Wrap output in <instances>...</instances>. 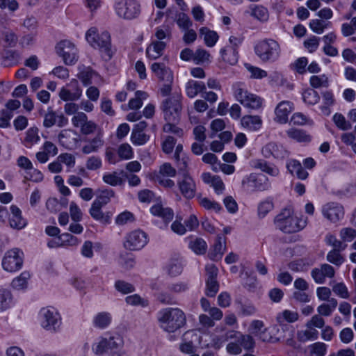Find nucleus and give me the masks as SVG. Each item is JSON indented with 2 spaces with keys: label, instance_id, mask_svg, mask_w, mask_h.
Masks as SVG:
<instances>
[{
  "label": "nucleus",
  "instance_id": "f257e3e1",
  "mask_svg": "<svg viewBox=\"0 0 356 356\" xmlns=\"http://www.w3.org/2000/svg\"><path fill=\"white\" fill-rule=\"evenodd\" d=\"M124 345L122 337L118 334H107L101 338L99 342L92 345V350L98 356L109 353L110 356H124V351L122 350Z\"/></svg>",
  "mask_w": 356,
  "mask_h": 356
},
{
  "label": "nucleus",
  "instance_id": "f03ea898",
  "mask_svg": "<svg viewBox=\"0 0 356 356\" xmlns=\"http://www.w3.org/2000/svg\"><path fill=\"white\" fill-rule=\"evenodd\" d=\"M161 92L163 97H167L161 105L165 120L166 122H179L181 110V93L178 91L170 93L171 90H161Z\"/></svg>",
  "mask_w": 356,
  "mask_h": 356
},
{
  "label": "nucleus",
  "instance_id": "7ed1b4c3",
  "mask_svg": "<svg viewBox=\"0 0 356 356\" xmlns=\"http://www.w3.org/2000/svg\"><path fill=\"white\" fill-rule=\"evenodd\" d=\"M159 321L161 328L168 332H174L186 323L185 314L179 308H165L159 312Z\"/></svg>",
  "mask_w": 356,
  "mask_h": 356
},
{
  "label": "nucleus",
  "instance_id": "20e7f679",
  "mask_svg": "<svg viewBox=\"0 0 356 356\" xmlns=\"http://www.w3.org/2000/svg\"><path fill=\"white\" fill-rule=\"evenodd\" d=\"M88 42L94 48L97 49L105 60H110L113 56L111 36L108 32L103 31L97 33L95 27L90 28L86 33Z\"/></svg>",
  "mask_w": 356,
  "mask_h": 356
},
{
  "label": "nucleus",
  "instance_id": "39448f33",
  "mask_svg": "<svg viewBox=\"0 0 356 356\" xmlns=\"http://www.w3.org/2000/svg\"><path fill=\"white\" fill-rule=\"evenodd\" d=\"M255 54L264 63H273L280 57L281 48L273 39H264L259 41L254 47Z\"/></svg>",
  "mask_w": 356,
  "mask_h": 356
},
{
  "label": "nucleus",
  "instance_id": "423d86ee",
  "mask_svg": "<svg viewBox=\"0 0 356 356\" xmlns=\"http://www.w3.org/2000/svg\"><path fill=\"white\" fill-rule=\"evenodd\" d=\"M275 224L277 229L284 233L291 234L299 232L305 226L298 218L293 216L290 209H284L275 218Z\"/></svg>",
  "mask_w": 356,
  "mask_h": 356
},
{
  "label": "nucleus",
  "instance_id": "0eeeda50",
  "mask_svg": "<svg viewBox=\"0 0 356 356\" xmlns=\"http://www.w3.org/2000/svg\"><path fill=\"white\" fill-rule=\"evenodd\" d=\"M41 326L51 332H57L61 325L60 314L54 308H42L39 313Z\"/></svg>",
  "mask_w": 356,
  "mask_h": 356
},
{
  "label": "nucleus",
  "instance_id": "6e6552de",
  "mask_svg": "<svg viewBox=\"0 0 356 356\" xmlns=\"http://www.w3.org/2000/svg\"><path fill=\"white\" fill-rule=\"evenodd\" d=\"M24 254L19 248H13L8 250L2 259V267L7 272H16L23 266Z\"/></svg>",
  "mask_w": 356,
  "mask_h": 356
},
{
  "label": "nucleus",
  "instance_id": "1a4fd4ad",
  "mask_svg": "<svg viewBox=\"0 0 356 356\" xmlns=\"http://www.w3.org/2000/svg\"><path fill=\"white\" fill-rule=\"evenodd\" d=\"M56 51L67 65H74L78 61V50L69 40H63L58 43L56 46Z\"/></svg>",
  "mask_w": 356,
  "mask_h": 356
},
{
  "label": "nucleus",
  "instance_id": "9d476101",
  "mask_svg": "<svg viewBox=\"0 0 356 356\" xmlns=\"http://www.w3.org/2000/svg\"><path fill=\"white\" fill-rule=\"evenodd\" d=\"M117 15L125 19H133L138 17L140 13V6L134 0L126 3L120 1L115 3Z\"/></svg>",
  "mask_w": 356,
  "mask_h": 356
},
{
  "label": "nucleus",
  "instance_id": "9b49d317",
  "mask_svg": "<svg viewBox=\"0 0 356 356\" xmlns=\"http://www.w3.org/2000/svg\"><path fill=\"white\" fill-rule=\"evenodd\" d=\"M229 45L220 49L222 59L230 65H235L238 60V47L242 42L241 38L231 36L229 39Z\"/></svg>",
  "mask_w": 356,
  "mask_h": 356
},
{
  "label": "nucleus",
  "instance_id": "f8f14e48",
  "mask_svg": "<svg viewBox=\"0 0 356 356\" xmlns=\"http://www.w3.org/2000/svg\"><path fill=\"white\" fill-rule=\"evenodd\" d=\"M147 243V235L141 230H134L126 237L124 246L126 249L136 251L141 250Z\"/></svg>",
  "mask_w": 356,
  "mask_h": 356
},
{
  "label": "nucleus",
  "instance_id": "ddd939ff",
  "mask_svg": "<svg viewBox=\"0 0 356 356\" xmlns=\"http://www.w3.org/2000/svg\"><path fill=\"white\" fill-rule=\"evenodd\" d=\"M266 181H267V178L264 175L258 177L254 174H250L243 178L242 186L248 191H263L268 188V184Z\"/></svg>",
  "mask_w": 356,
  "mask_h": 356
},
{
  "label": "nucleus",
  "instance_id": "4468645a",
  "mask_svg": "<svg viewBox=\"0 0 356 356\" xmlns=\"http://www.w3.org/2000/svg\"><path fill=\"white\" fill-rule=\"evenodd\" d=\"M151 69L163 83L161 89H171L173 81V75L171 70L163 63H154Z\"/></svg>",
  "mask_w": 356,
  "mask_h": 356
},
{
  "label": "nucleus",
  "instance_id": "2eb2a0df",
  "mask_svg": "<svg viewBox=\"0 0 356 356\" xmlns=\"http://www.w3.org/2000/svg\"><path fill=\"white\" fill-rule=\"evenodd\" d=\"M323 216L332 222H337L344 216V209L341 204L337 202H328L323 206Z\"/></svg>",
  "mask_w": 356,
  "mask_h": 356
},
{
  "label": "nucleus",
  "instance_id": "dca6fc26",
  "mask_svg": "<svg viewBox=\"0 0 356 356\" xmlns=\"http://www.w3.org/2000/svg\"><path fill=\"white\" fill-rule=\"evenodd\" d=\"M177 186L180 193L186 199L190 200L195 197L196 184L190 174H185L184 177L179 179L177 181Z\"/></svg>",
  "mask_w": 356,
  "mask_h": 356
},
{
  "label": "nucleus",
  "instance_id": "f3484780",
  "mask_svg": "<svg viewBox=\"0 0 356 356\" xmlns=\"http://www.w3.org/2000/svg\"><path fill=\"white\" fill-rule=\"evenodd\" d=\"M236 99L245 107L257 109L261 106L262 99L259 96L249 92L248 90H240Z\"/></svg>",
  "mask_w": 356,
  "mask_h": 356
},
{
  "label": "nucleus",
  "instance_id": "a211bd4d",
  "mask_svg": "<svg viewBox=\"0 0 356 356\" xmlns=\"http://www.w3.org/2000/svg\"><path fill=\"white\" fill-rule=\"evenodd\" d=\"M262 154L265 158L274 157L277 159H284L289 156V152L280 145L275 143H268L261 150Z\"/></svg>",
  "mask_w": 356,
  "mask_h": 356
},
{
  "label": "nucleus",
  "instance_id": "6ab92c4d",
  "mask_svg": "<svg viewBox=\"0 0 356 356\" xmlns=\"http://www.w3.org/2000/svg\"><path fill=\"white\" fill-rule=\"evenodd\" d=\"M68 119L63 113H57L49 107L48 111L44 115L43 125L46 128H50L55 124L59 127L65 126Z\"/></svg>",
  "mask_w": 356,
  "mask_h": 356
},
{
  "label": "nucleus",
  "instance_id": "aec40b11",
  "mask_svg": "<svg viewBox=\"0 0 356 356\" xmlns=\"http://www.w3.org/2000/svg\"><path fill=\"white\" fill-rule=\"evenodd\" d=\"M79 72L78 78L81 80L83 87H88V89H98L97 86H90L96 80L99 79L97 74L93 72L90 67L85 66L79 67Z\"/></svg>",
  "mask_w": 356,
  "mask_h": 356
},
{
  "label": "nucleus",
  "instance_id": "412c9836",
  "mask_svg": "<svg viewBox=\"0 0 356 356\" xmlns=\"http://www.w3.org/2000/svg\"><path fill=\"white\" fill-rule=\"evenodd\" d=\"M293 109V104L288 101H282L277 106L275 113V120L280 124H285L289 119V115Z\"/></svg>",
  "mask_w": 356,
  "mask_h": 356
},
{
  "label": "nucleus",
  "instance_id": "4be33fe9",
  "mask_svg": "<svg viewBox=\"0 0 356 356\" xmlns=\"http://www.w3.org/2000/svg\"><path fill=\"white\" fill-rule=\"evenodd\" d=\"M11 216L9 218V223L12 228L22 229L26 225V220L22 216V211L16 205H11Z\"/></svg>",
  "mask_w": 356,
  "mask_h": 356
},
{
  "label": "nucleus",
  "instance_id": "5701e85b",
  "mask_svg": "<svg viewBox=\"0 0 356 356\" xmlns=\"http://www.w3.org/2000/svg\"><path fill=\"white\" fill-rule=\"evenodd\" d=\"M102 208V207H100L98 204L92 203L89 213L95 220L104 224H108L111 221L112 213L111 212L103 213Z\"/></svg>",
  "mask_w": 356,
  "mask_h": 356
},
{
  "label": "nucleus",
  "instance_id": "b1692460",
  "mask_svg": "<svg viewBox=\"0 0 356 356\" xmlns=\"http://www.w3.org/2000/svg\"><path fill=\"white\" fill-rule=\"evenodd\" d=\"M286 132L289 138L298 143H309L312 140V136L303 129L291 128Z\"/></svg>",
  "mask_w": 356,
  "mask_h": 356
},
{
  "label": "nucleus",
  "instance_id": "393cba45",
  "mask_svg": "<svg viewBox=\"0 0 356 356\" xmlns=\"http://www.w3.org/2000/svg\"><path fill=\"white\" fill-rule=\"evenodd\" d=\"M150 212L155 216L162 218L165 222H169L172 220L174 213L170 208H163L160 204L153 205L150 208Z\"/></svg>",
  "mask_w": 356,
  "mask_h": 356
},
{
  "label": "nucleus",
  "instance_id": "a878e982",
  "mask_svg": "<svg viewBox=\"0 0 356 356\" xmlns=\"http://www.w3.org/2000/svg\"><path fill=\"white\" fill-rule=\"evenodd\" d=\"M243 127L250 131L259 130L262 124V120L259 115H245L241 120Z\"/></svg>",
  "mask_w": 356,
  "mask_h": 356
},
{
  "label": "nucleus",
  "instance_id": "bb28decb",
  "mask_svg": "<svg viewBox=\"0 0 356 356\" xmlns=\"http://www.w3.org/2000/svg\"><path fill=\"white\" fill-rule=\"evenodd\" d=\"M165 46V42L163 41L153 42L146 49L147 57L152 59L159 58L163 54Z\"/></svg>",
  "mask_w": 356,
  "mask_h": 356
},
{
  "label": "nucleus",
  "instance_id": "cd10ccee",
  "mask_svg": "<svg viewBox=\"0 0 356 356\" xmlns=\"http://www.w3.org/2000/svg\"><path fill=\"white\" fill-rule=\"evenodd\" d=\"M225 238L221 235H218L216 241L213 245V248L209 252V258L213 261H219L221 259L224 253L223 249H225V245L222 247V241H225Z\"/></svg>",
  "mask_w": 356,
  "mask_h": 356
},
{
  "label": "nucleus",
  "instance_id": "c85d7f7f",
  "mask_svg": "<svg viewBox=\"0 0 356 356\" xmlns=\"http://www.w3.org/2000/svg\"><path fill=\"white\" fill-rule=\"evenodd\" d=\"M13 299V295L10 290L4 288L0 289V312H5L11 307Z\"/></svg>",
  "mask_w": 356,
  "mask_h": 356
},
{
  "label": "nucleus",
  "instance_id": "c756f323",
  "mask_svg": "<svg viewBox=\"0 0 356 356\" xmlns=\"http://www.w3.org/2000/svg\"><path fill=\"white\" fill-rule=\"evenodd\" d=\"M189 248L197 254H204L207 250V244L202 238H191Z\"/></svg>",
  "mask_w": 356,
  "mask_h": 356
},
{
  "label": "nucleus",
  "instance_id": "7c9ffc66",
  "mask_svg": "<svg viewBox=\"0 0 356 356\" xmlns=\"http://www.w3.org/2000/svg\"><path fill=\"white\" fill-rule=\"evenodd\" d=\"M200 34L204 36L205 44L209 47H213L218 40V33L207 27H202L200 29Z\"/></svg>",
  "mask_w": 356,
  "mask_h": 356
},
{
  "label": "nucleus",
  "instance_id": "2f4dec72",
  "mask_svg": "<svg viewBox=\"0 0 356 356\" xmlns=\"http://www.w3.org/2000/svg\"><path fill=\"white\" fill-rule=\"evenodd\" d=\"M165 269L170 276L177 277L182 273L183 266L178 259H173L166 265Z\"/></svg>",
  "mask_w": 356,
  "mask_h": 356
},
{
  "label": "nucleus",
  "instance_id": "473e14b6",
  "mask_svg": "<svg viewBox=\"0 0 356 356\" xmlns=\"http://www.w3.org/2000/svg\"><path fill=\"white\" fill-rule=\"evenodd\" d=\"M254 167L260 169L261 171L271 175L277 176L279 174V170L277 168L270 166L266 161L257 159L253 161Z\"/></svg>",
  "mask_w": 356,
  "mask_h": 356
},
{
  "label": "nucleus",
  "instance_id": "72a5a7b5",
  "mask_svg": "<svg viewBox=\"0 0 356 356\" xmlns=\"http://www.w3.org/2000/svg\"><path fill=\"white\" fill-rule=\"evenodd\" d=\"M148 94L144 90H136L135 97L129 100V106L131 109H138L143 105V101L146 99Z\"/></svg>",
  "mask_w": 356,
  "mask_h": 356
},
{
  "label": "nucleus",
  "instance_id": "f704fd0d",
  "mask_svg": "<svg viewBox=\"0 0 356 356\" xmlns=\"http://www.w3.org/2000/svg\"><path fill=\"white\" fill-rule=\"evenodd\" d=\"M115 192L112 189H104L99 191V194L92 203L104 207L110 202L111 197H113Z\"/></svg>",
  "mask_w": 356,
  "mask_h": 356
},
{
  "label": "nucleus",
  "instance_id": "c9c22d12",
  "mask_svg": "<svg viewBox=\"0 0 356 356\" xmlns=\"http://www.w3.org/2000/svg\"><path fill=\"white\" fill-rule=\"evenodd\" d=\"M30 278V274L27 271L22 272L19 276L15 278L11 284L17 290L24 289L27 286L28 280Z\"/></svg>",
  "mask_w": 356,
  "mask_h": 356
},
{
  "label": "nucleus",
  "instance_id": "e433bc0d",
  "mask_svg": "<svg viewBox=\"0 0 356 356\" xmlns=\"http://www.w3.org/2000/svg\"><path fill=\"white\" fill-rule=\"evenodd\" d=\"M111 317L107 312L99 313L94 318V325L101 329L106 327L111 323Z\"/></svg>",
  "mask_w": 356,
  "mask_h": 356
},
{
  "label": "nucleus",
  "instance_id": "4c0bfd02",
  "mask_svg": "<svg viewBox=\"0 0 356 356\" xmlns=\"http://www.w3.org/2000/svg\"><path fill=\"white\" fill-rule=\"evenodd\" d=\"M102 179L104 183L112 186H121L124 183V179L120 177L117 172L105 174Z\"/></svg>",
  "mask_w": 356,
  "mask_h": 356
},
{
  "label": "nucleus",
  "instance_id": "58836bf2",
  "mask_svg": "<svg viewBox=\"0 0 356 356\" xmlns=\"http://www.w3.org/2000/svg\"><path fill=\"white\" fill-rule=\"evenodd\" d=\"M210 57L211 56L207 51L203 49H197L195 52H194L193 62L196 65L209 63L210 62Z\"/></svg>",
  "mask_w": 356,
  "mask_h": 356
},
{
  "label": "nucleus",
  "instance_id": "ea45409f",
  "mask_svg": "<svg viewBox=\"0 0 356 356\" xmlns=\"http://www.w3.org/2000/svg\"><path fill=\"white\" fill-rule=\"evenodd\" d=\"M298 319V314L296 312H291L290 310H284L282 313H280L277 316V321L279 323H282L284 321L289 323H293Z\"/></svg>",
  "mask_w": 356,
  "mask_h": 356
},
{
  "label": "nucleus",
  "instance_id": "a19ab883",
  "mask_svg": "<svg viewBox=\"0 0 356 356\" xmlns=\"http://www.w3.org/2000/svg\"><path fill=\"white\" fill-rule=\"evenodd\" d=\"M335 125L340 129L346 131L352 128V124L347 121L345 117L341 113H335L332 118Z\"/></svg>",
  "mask_w": 356,
  "mask_h": 356
},
{
  "label": "nucleus",
  "instance_id": "79ce46f5",
  "mask_svg": "<svg viewBox=\"0 0 356 356\" xmlns=\"http://www.w3.org/2000/svg\"><path fill=\"white\" fill-rule=\"evenodd\" d=\"M115 289L122 294H128L135 291L134 286L129 282L124 280H117L115 282Z\"/></svg>",
  "mask_w": 356,
  "mask_h": 356
},
{
  "label": "nucleus",
  "instance_id": "37998d69",
  "mask_svg": "<svg viewBox=\"0 0 356 356\" xmlns=\"http://www.w3.org/2000/svg\"><path fill=\"white\" fill-rule=\"evenodd\" d=\"M19 54L17 51L7 50L3 56L4 65H13L18 63L19 60Z\"/></svg>",
  "mask_w": 356,
  "mask_h": 356
},
{
  "label": "nucleus",
  "instance_id": "c03bdc74",
  "mask_svg": "<svg viewBox=\"0 0 356 356\" xmlns=\"http://www.w3.org/2000/svg\"><path fill=\"white\" fill-rule=\"evenodd\" d=\"M302 95L304 102L311 105L316 104L320 99V95L316 90H303Z\"/></svg>",
  "mask_w": 356,
  "mask_h": 356
},
{
  "label": "nucleus",
  "instance_id": "a18cd8bd",
  "mask_svg": "<svg viewBox=\"0 0 356 356\" xmlns=\"http://www.w3.org/2000/svg\"><path fill=\"white\" fill-rule=\"evenodd\" d=\"M127 304L132 306H141L145 307L148 305V301L141 298L138 294H134L125 298Z\"/></svg>",
  "mask_w": 356,
  "mask_h": 356
},
{
  "label": "nucleus",
  "instance_id": "49530a36",
  "mask_svg": "<svg viewBox=\"0 0 356 356\" xmlns=\"http://www.w3.org/2000/svg\"><path fill=\"white\" fill-rule=\"evenodd\" d=\"M169 291L174 293H181L189 289L188 282H177L168 285Z\"/></svg>",
  "mask_w": 356,
  "mask_h": 356
},
{
  "label": "nucleus",
  "instance_id": "de8ad7c7",
  "mask_svg": "<svg viewBox=\"0 0 356 356\" xmlns=\"http://www.w3.org/2000/svg\"><path fill=\"white\" fill-rule=\"evenodd\" d=\"M311 86L314 88H327L329 86L328 78L325 75H314L310 78Z\"/></svg>",
  "mask_w": 356,
  "mask_h": 356
},
{
  "label": "nucleus",
  "instance_id": "09e8293b",
  "mask_svg": "<svg viewBox=\"0 0 356 356\" xmlns=\"http://www.w3.org/2000/svg\"><path fill=\"white\" fill-rule=\"evenodd\" d=\"M341 251V250H332L331 251H330L326 257L327 261L336 266L341 265L344 261V259L343 256L340 254Z\"/></svg>",
  "mask_w": 356,
  "mask_h": 356
},
{
  "label": "nucleus",
  "instance_id": "8fccbe9b",
  "mask_svg": "<svg viewBox=\"0 0 356 356\" xmlns=\"http://www.w3.org/2000/svg\"><path fill=\"white\" fill-rule=\"evenodd\" d=\"M81 96V90H60L59 97L64 101H74Z\"/></svg>",
  "mask_w": 356,
  "mask_h": 356
},
{
  "label": "nucleus",
  "instance_id": "3c124183",
  "mask_svg": "<svg viewBox=\"0 0 356 356\" xmlns=\"http://www.w3.org/2000/svg\"><path fill=\"white\" fill-rule=\"evenodd\" d=\"M273 203L270 199H267L261 203L258 206V215L260 218H264L266 215L273 209Z\"/></svg>",
  "mask_w": 356,
  "mask_h": 356
},
{
  "label": "nucleus",
  "instance_id": "603ef678",
  "mask_svg": "<svg viewBox=\"0 0 356 356\" xmlns=\"http://www.w3.org/2000/svg\"><path fill=\"white\" fill-rule=\"evenodd\" d=\"M219 290V284L217 280H207L206 295L209 297H214Z\"/></svg>",
  "mask_w": 356,
  "mask_h": 356
},
{
  "label": "nucleus",
  "instance_id": "864d4df0",
  "mask_svg": "<svg viewBox=\"0 0 356 356\" xmlns=\"http://www.w3.org/2000/svg\"><path fill=\"white\" fill-rule=\"evenodd\" d=\"M149 138V136L143 132L132 131L131 139L132 143L136 145H144Z\"/></svg>",
  "mask_w": 356,
  "mask_h": 356
},
{
  "label": "nucleus",
  "instance_id": "5fc2aeb1",
  "mask_svg": "<svg viewBox=\"0 0 356 356\" xmlns=\"http://www.w3.org/2000/svg\"><path fill=\"white\" fill-rule=\"evenodd\" d=\"M245 69L251 74V77L254 79H261L267 76V72L257 67L251 65L249 63H245Z\"/></svg>",
  "mask_w": 356,
  "mask_h": 356
},
{
  "label": "nucleus",
  "instance_id": "6e6d98bb",
  "mask_svg": "<svg viewBox=\"0 0 356 356\" xmlns=\"http://www.w3.org/2000/svg\"><path fill=\"white\" fill-rule=\"evenodd\" d=\"M323 100L325 105L321 107V110L324 113L329 115L330 113L329 106L332 105L334 102L332 93L329 90L325 92L323 94Z\"/></svg>",
  "mask_w": 356,
  "mask_h": 356
},
{
  "label": "nucleus",
  "instance_id": "4d7b16f0",
  "mask_svg": "<svg viewBox=\"0 0 356 356\" xmlns=\"http://www.w3.org/2000/svg\"><path fill=\"white\" fill-rule=\"evenodd\" d=\"M177 24L180 29H188L192 26V22L188 16L184 13H179L177 16Z\"/></svg>",
  "mask_w": 356,
  "mask_h": 356
},
{
  "label": "nucleus",
  "instance_id": "13d9d810",
  "mask_svg": "<svg viewBox=\"0 0 356 356\" xmlns=\"http://www.w3.org/2000/svg\"><path fill=\"white\" fill-rule=\"evenodd\" d=\"M325 241L328 245L333 246V250H344L347 247L346 244H344L341 241L337 240L336 237L332 234H327L325 236Z\"/></svg>",
  "mask_w": 356,
  "mask_h": 356
},
{
  "label": "nucleus",
  "instance_id": "bf43d9fd",
  "mask_svg": "<svg viewBox=\"0 0 356 356\" xmlns=\"http://www.w3.org/2000/svg\"><path fill=\"white\" fill-rule=\"evenodd\" d=\"M252 15L260 21H266L268 18V12L265 7L257 6L252 9Z\"/></svg>",
  "mask_w": 356,
  "mask_h": 356
},
{
  "label": "nucleus",
  "instance_id": "052dcab7",
  "mask_svg": "<svg viewBox=\"0 0 356 356\" xmlns=\"http://www.w3.org/2000/svg\"><path fill=\"white\" fill-rule=\"evenodd\" d=\"M238 342H239L241 346L245 350L252 349L254 346V341L250 335H243L240 334Z\"/></svg>",
  "mask_w": 356,
  "mask_h": 356
},
{
  "label": "nucleus",
  "instance_id": "680f3d73",
  "mask_svg": "<svg viewBox=\"0 0 356 356\" xmlns=\"http://www.w3.org/2000/svg\"><path fill=\"white\" fill-rule=\"evenodd\" d=\"M70 213L72 220L74 222H79L82 220V212L79 206L72 202L70 205Z\"/></svg>",
  "mask_w": 356,
  "mask_h": 356
},
{
  "label": "nucleus",
  "instance_id": "e2e57ef3",
  "mask_svg": "<svg viewBox=\"0 0 356 356\" xmlns=\"http://www.w3.org/2000/svg\"><path fill=\"white\" fill-rule=\"evenodd\" d=\"M118 156L122 159H129L133 156V151L131 146L129 144L121 145L118 150Z\"/></svg>",
  "mask_w": 356,
  "mask_h": 356
},
{
  "label": "nucleus",
  "instance_id": "0e129e2a",
  "mask_svg": "<svg viewBox=\"0 0 356 356\" xmlns=\"http://www.w3.org/2000/svg\"><path fill=\"white\" fill-rule=\"evenodd\" d=\"M62 245H76L78 239L70 233H63L58 236Z\"/></svg>",
  "mask_w": 356,
  "mask_h": 356
},
{
  "label": "nucleus",
  "instance_id": "69168bd1",
  "mask_svg": "<svg viewBox=\"0 0 356 356\" xmlns=\"http://www.w3.org/2000/svg\"><path fill=\"white\" fill-rule=\"evenodd\" d=\"M311 356H324L327 346L324 343L316 342L311 346Z\"/></svg>",
  "mask_w": 356,
  "mask_h": 356
},
{
  "label": "nucleus",
  "instance_id": "338daca9",
  "mask_svg": "<svg viewBox=\"0 0 356 356\" xmlns=\"http://www.w3.org/2000/svg\"><path fill=\"white\" fill-rule=\"evenodd\" d=\"M340 237L344 242H350L356 237V231L350 227L343 228L340 231Z\"/></svg>",
  "mask_w": 356,
  "mask_h": 356
},
{
  "label": "nucleus",
  "instance_id": "774afa93",
  "mask_svg": "<svg viewBox=\"0 0 356 356\" xmlns=\"http://www.w3.org/2000/svg\"><path fill=\"white\" fill-rule=\"evenodd\" d=\"M135 220L134 214L130 211H124L119 214L115 219L118 225H124L129 222H133Z\"/></svg>",
  "mask_w": 356,
  "mask_h": 356
}]
</instances>
